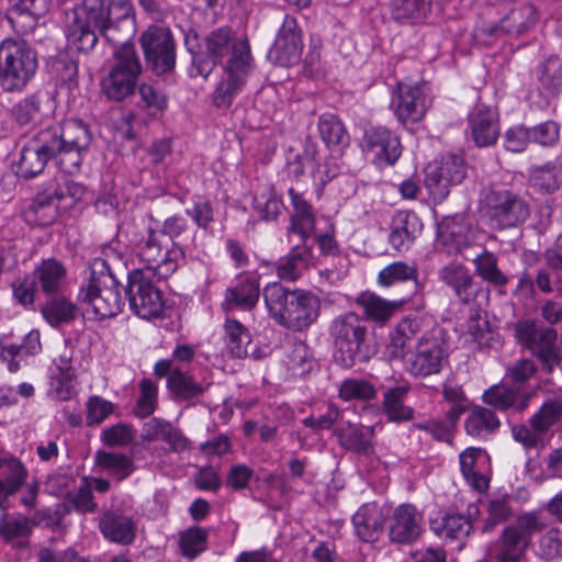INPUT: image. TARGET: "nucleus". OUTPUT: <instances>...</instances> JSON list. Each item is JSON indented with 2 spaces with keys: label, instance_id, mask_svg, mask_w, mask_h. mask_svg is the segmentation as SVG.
I'll return each mask as SVG.
<instances>
[{
  "label": "nucleus",
  "instance_id": "nucleus-1",
  "mask_svg": "<svg viewBox=\"0 0 562 562\" xmlns=\"http://www.w3.org/2000/svg\"><path fill=\"white\" fill-rule=\"evenodd\" d=\"M81 10L85 19L76 16L67 26V44L70 49L87 53L98 42L97 31L108 42L121 44L101 86L109 99L123 101L134 93L143 69L134 45L126 42L135 30L132 3L130 0H82Z\"/></svg>",
  "mask_w": 562,
  "mask_h": 562
},
{
  "label": "nucleus",
  "instance_id": "nucleus-2",
  "mask_svg": "<svg viewBox=\"0 0 562 562\" xmlns=\"http://www.w3.org/2000/svg\"><path fill=\"white\" fill-rule=\"evenodd\" d=\"M262 295L271 317L289 330H306L319 317L321 299L311 291L290 290L279 282H271L263 288Z\"/></svg>",
  "mask_w": 562,
  "mask_h": 562
},
{
  "label": "nucleus",
  "instance_id": "nucleus-3",
  "mask_svg": "<svg viewBox=\"0 0 562 562\" xmlns=\"http://www.w3.org/2000/svg\"><path fill=\"white\" fill-rule=\"evenodd\" d=\"M334 345V360L345 369L368 362L378 353L374 331L366 318L355 312L336 316L329 325Z\"/></svg>",
  "mask_w": 562,
  "mask_h": 562
},
{
  "label": "nucleus",
  "instance_id": "nucleus-4",
  "mask_svg": "<svg viewBox=\"0 0 562 562\" xmlns=\"http://www.w3.org/2000/svg\"><path fill=\"white\" fill-rule=\"evenodd\" d=\"M119 234L130 238V243L137 245L140 259L146 263L143 269H151L158 279L171 276L184 259V250L178 243H170L165 233L140 224L123 223Z\"/></svg>",
  "mask_w": 562,
  "mask_h": 562
},
{
  "label": "nucleus",
  "instance_id": "nucleus-5",
  "mask_svg": "<svg viewBox=\"0 0 562 562\" xmlns=\"http://www.w3.org/2000/svg\"><path fill=\"white\" fill-rule=\"evenodd\" d=\"M206 57L196 56L193 66L196 74L206 78L216 64L227 59L226 66L239 68L252 61L250 45L247 38L236 37L233 30L222 26L211 31L204 38Z\"/></svg>",
  "mask_w": 562,
  "mask_h": 562
},
{
  "label": "nucleus",
  "instance_id": "nucleus-6",
  "mask_svg": "<svg viewBox=\"0 0 562 562\" xmlns=\"http://www.w3.org/2000/svg\"><path fill=\"white\" fill-rule=\"evenodd\" d=\"M78 302L100 319L114 317L122 311L124 302L119 283L105 261L94 262L88 282L80 288Z\"/></svg>",
  "mask_w": 562,
  "mask_h": 562
},
{
  "label": "nucleus",
  "instance_id": "nucleus-7",
  "mask_svg": "<svg viewBox=\"0 0 562 562\" xmlns=\"http://www.w3.org/2000/svg\"><path fill=\"white\" fill-rule=\"evenodd\" d=\"M37 67V54L25 41L7 38L0 43V87L3 91H23Z\"/></svg>",
  "mask_w": 562,
  "mask_h": 562
},
{
  "label": "nucleus",
  "instance_id": "nucleus-8",
  "mask_svg": "<svg viewBox=\"0 0 562 562\" xmlns=\"http://www.w3.org/2000/svg\"><path fill=\"white\" fill-rule=\"evenodd\" d=\"M482 214L491 228L518 227L530 216V205L519 193L505 188H490L482 200Z\"/></svg>",
  "mask_w": 562,
  "mask_h": 562
},
{
  "label": "nucleus",
  "instance_id": "nucleus-9",
  "mask_svg": "<svg viewBox=\"0 0 562 562\" xmlns=\"http://www.w3.org/2000/svg\"><path fill=\"white\" fill-rule=\"evenodd\" d=\"M54 138L52 145L57 155V165L69 175L77 172L82 164V154L88 150L91 134L88 126L79 120H70L61 126H50L43 130Z\"/></svg>",
  "mask_w": 562,
  "mask_h": 562
},
{
  "label": "nucleus",
  "instance_id": "nucleus-10",
  "mask_svg": "<svg viewBox=\"0 0 562 562\" xmlns=\"http://www.w3.org/2000/svg\"><path fill=\"white\" fill-rule=\"evenodd\" d=\"M546 527L547 524L538 512L519 515L498 537L495 554L497 562H522L533 535Z\"/></svg>",
  "mask_w": 562,
  "mask_h": 562
},
{
  "label": "nucleus",
  "instance_id": "nucleus-11",
  "mask_svg": "<svg viewBox=\"0 0 562 562\" xmlns=\"http://www.w3.org/2000/svg\"><path fill=\"white\" fill-rule=\"evenodd\" d=\"M449 352L447 333L440 327H434L418 339L415 352L406 362V369L415 378L438 374L448 364Z\"/></svg>",
  "mask_w": 562,
  "mask_h": 562
},
{
  "label": "nucleus",
  "instance_id": "nucleus-12",
  "mask_svg": "<svg viewBox=\"0 0 562 562\" xmlns=\"http://www.w3.org/2000/svg\"><path fill=\"white\" fill-rule=\"evenodd\" d=\"M514 330L518 342L531 351L548 373L561 366L562 350L558 345L555 329L539 326L533 321H521L515 325Z\"/></svg>",
  "mask_w": 562,
  "mask_h": 562
},
{
  "label": "nucleus",
  "instance_id": "nucleus-13",
  "mask_svg": "<svg viewBox=\"0 0 562 562\" xmlns=\"http://www.w3.org/2000/svg\"><path fill=\"white\" fill-rule=\"evenodd\" d=\"M160 280L151 269H135L128 273L126 295L131 310L138 317L150 319L161 314L162 293L156 284Z\"/></svg>",
  "mask_w": 562,
  "mask_h": 562
},
{
  "label": "nucleus",
  "instance_id": "nucleus-14",
  "mask_svg": "<svg viewBox=\"0 0 562 562\" xmlns=\"http://www.w3.org/2000/svg\"><path fill=\"white\" fill-rule=\"evenodd\" d=\"M29 471L16 458H0V508L5 512L10 505V497L22 492L20 503L29 509L36 506L40 484L36 480L26 482Z\"/></svg>",
  "mask_w": 562,
  "mask_h": 562
},
{
  "label": "nucleus",
  "instance_id": "nucleus-15",
  "mask_svg": "<svg viewBox=\"0 0 562 562\" xmlns=\"http://www.w3.org/2000/svg\"><path fill=\"white\" fill-rule=\"evenodd\" d=\"M147 67L157 76L171 72L176 66V42L171 31L149 26L139 37Z\"/></svg>",
  "mask_w": 562,
  "mask_h": 562
},
{
  "label": "nucleus",
  "instance_id": "nucleus-16",
  "mask_svg": "<svg viewBox=\"0 0 562 562\" xmlns=\"http://www.w3.org/2000/svg\"><path fill=\"white\" fill-rule=\"evenodd\" d=\"M465 175L463 158L450 154L427 166L424 183L434 201L440 203L449 195L450 187L461 183Z\"/></svg>",
  "mask_w": 562,
  "mask_h": 562
},
{
  "label": "nucleus",
  "instance_id": "nucleus-17",
  "mask_svg": "<svg viewBox=\"0 0 562 562\" xmlns=\"http://www.w3.org/2000/svg\"><path fill=\"white\" fill-rule=\"evenodd\" d=\"M53 142L54 138L43 130L37 132L21 149L15 173L23 179H32L44 171L49 160L57 162Z\"/></svg>",
  "mask_w": 562,
  "mask_h": 562
},
{
  "label": "nucleus",
  "instance_id": "nucleus-18",
  "mask_svg": "<svg viewBox=\"0 0 562 562\" xmlns=\"http://www.w3.org/2000/svg\"><path fill=\"white\" fill-rule=\"evenodd\" d=\"M480 516L476 504H470L467 513L450 512L440 518L430 521V529L447 543H457V549L462 550L464 541L473 530V521Z\"/></svg>",
  "mask_w": 562,
  "mask_h": 562
},
{
  "label": "nucleus",
  "instance_id": "nucleus-19",
  "mask_svg": "<svg viewBox=\"0 0 562 562\" xmlns=\"http://www.w3.org/2000/svg\"><path fill=\"white\" fill-rule=\"evenodd\" d=\"M302 52V30L296 19L286 14L268 56L274 64L288 67L299 63Z\"/></svg>",
  "mask_w": 562,
  "mask_h": 562
},
{
  "label": "nucleus",
  "instance_id": "nucleus-20",
  "mask_svg": "<svg viewBox=\"0 0 562 562\" xmlns=\"http://www.w3.org/2000/svg\"><path fill=\"white\" fill-rule=\"evenodd\" d=\"M154 372L158 378H168L167 387L175 400L191 401L202 395L210 386V383H198L191 375L176 368L170 359L157 361Z\"/></svg>",
  "mask_w": 562,
  "mask_h": 562
},
{
  "label": "nucleus",
  "instance_id": "nucleus-21",
  "mask_svg": "<svg viewBox=\"0 0 562 562\" xmlns=\"http://www.w3.org/2000/svg\"><path fill=\"white\" fill-rule=\"evenodd\" d=\"M423 515L411 504L395 508L390 520L389 537L392 542L408 544L422 532Z\"/></svg>",
  "mask_w": 562,
  "mask_h": 562
},
{
  "label": "nucleus",
  "instance_id": "nucleus-22",
  "mask_svg": "<svg viewBox=\"0 0 562 562\" xmlns=\"http://www.w3.org/2000/svg\"><path fill=\"white\" fill-rule=\"evenodd\" d=\"M391 108L403 125L418 122L426 112L425 97L422 88L417 85L400 83L397 93L392 99Z\"/></svg>",
  "mask_w": 562,
  "mask_h": 562
},
{
  "label": "nucleus",
  "instance_id": "nucleus-23",
  "mask_svg": "<svg viewBox=\"0 0 562 562\" xmlns=\"http://www.w3.org/2000/svg\"><path fill=\"white\" fill-rule=\"evenodd\" d=\"M533 396V391L526 385H493L483 394V401L498 411L513 409L524 412Z\"/></svg>",
  "mask_w": 562,
  "mask_h": 562
},
{
  "label": "nucleus",
  "instance_id": "nucleus-24",
  "mask_svg": "<svg viewBox=\"0 0 562 562\" xmlns=\"http://www.w3.org/2000/svg\"><path fill=\"white\" fill-rule=\"evenodd\" d=\"M469 131L477 147L494 145L499 135L497 112L484 104H477L469 114Z\"/></svg>",
  "mask_w": 562,
  "mask_h": 562
},
{
  "label": "nucleus",
  "instance_id": "nucleus-25",
  "mask_svg": "<svg viewBox=\"0 0 562 562\" xmlns=\"http://www.w3.org/2000/svg\"><path fill=\"white\" fill-rule=\"evenodd\" d=\"M363 148L374 155L379 162L394 165L402 154L400 138L387 128L373 127L366 131Z\"/></svg>",
  "mask_w": 562,
  "mask_h": 562
},
{
  "label": "nucleus",
  "instance_id": "nucleus-26",
  "mask_svg": "<svg viewBox=\"0 0 562 562\" xmlns=\"http://www.w3.org/2000/svg\"><path fill=\"white\" fill-rule=\"evenodd\" d=\"M386 512L376 502H369L358 508L352 516L357 537L364 542H374L383 531Z\"/></svg>",
  "mask_w": 562,
  "mask_h": 562
},
{
  "label": "nucleus",
  "instance_id": "nucleus-27",
  "mask_svg": "<svg viewBox=\"0 0 562 562\" xmlns=\"http://www.w3.org/2000/svg\"><path fill=\"white\" fill-rule=\"evenodd\" d=\"M423 223L413 211H398L392 218L390 245L397 251L407 250L423 232Z\"/></svg>",
  "mask_w": 562,
  "mask_h": 562
},
{
  "label": "nucleus",
  "instance_id": "nucleus-28",
  "mask_svg": "<svg viewBox=\"0 0 562 562\" xmlns=\"http://www.w3.org/2000/svg\"><path fill=\"white\" fill-rule=\"evenodd\" d=\"M260 286L256 277L243 276L237 282L226 289L222 307L226 313L234 310L250 311L259 300Z\"/></svg>",
  "mask_w": 562,
  "mask_h": 562
},
{
  "label": "nucleus",
  "instance_id": "nucleus-29",
  "mask_svg": "<svg viewBox=\"0 0 562 562\" xmlns=\"http://www.w3.org/2000/svg\"><path fill=\"white\" fill-rule=\"evenodd\" d=\"M440 280L451 288L462 303H470L476 297L477 288L469 269L460 262H450L439 271Z\"/></svg>",
  "mask_w": 562,
  "mask_h": 562
},
{
  "label": "nucleus",
  "instance_id": "nucleus-30",
  "mask_svg": "<svg viewBox=\"0 0 562 562\" xmlns=\"http://www.w3.org/2000/svg\"><path fill=\"white\" fill-rule=\"evenodd\" d=\"M470 227L460 216L445 217L437 228V243L447 252H462L470 245Z\"/></svg>",
  "mask_w": 562,
  "mask_h": 562
},
{
  "label": "nucleus",
  "instance_id": "nucleus-31",
  "mask_svg": "<svg viewBox=\"0 0 562 562\" xmlns=\"http://www.w3.org/2000/svg\"><path fill=\"white\" fill-rule=\"evenodd\" d=\"M539 20L537 9L530 3H519L513 7L492 29L491 33L503 32L510 35H520L532 29Z\"/></svg>",
  "mask_w": 562,
  "mask_h": 562
},
{
  "label": "nucleus",
  "instance_id": "nucleus-32",
  "mask_svg": "<svg viewBox=\"0 0 562 562\" xmlns=\"http://www.w3.org/2000/svg\"><path fill=\"white\" fill-rule=\"evenodd\" d=\"M312 262V250L303 241L293 246L288 255L278 260L276 271L281 280L294 282L303 276Z\"/></svg>",
  "mask_w": 562,
  "mask_h": 562
},
{
  "label": "nucleus",
  "instance_id": "nucleus-33",
  "mask_svg": "<svg viewBox=\"0 0 562 562\" xmlns=\"http://www.w3.org/2000/svg\"><path fill=\"white\" fill-rule=\"evenodd\" d=\"M104 538L120 544L132 543L135 538L136 525L132 517L110 510L103 514L99 522Z\"/></svg>",
  "mask_w": 562,
  "mask_h": 562
},
{
  "label": "nucleus",
  "instance_id": "nucleus-34",
  "mask_svg": "<svg viewBox=\"0 0 562 562\" xmlns=\"http://www.w3.org/2000/svg\"><path fill=\"white\" fill-rule=\"evenodd\" d=\"M252 68V61L245 63L237 69L226 66L227 78L216 88L213 97V103L217 108H228L234 98L243 90L246 78Z\"/></svg>",
  "mask_w": 562,
  "mask_h": 562
},
{
  "label": "nucleus",
  "instance_id": "nucleus-35",
  "mask_svg": "<svg viewBox=\"0 0 562 562\" xmlns=\"http://www.w3.org/2000/svg\"><path fill=\"white\" fill-rule=\"evenodd\" d=\"M461 473L467 483L475 491L482 493L488 488V479L482 472L481 464L485 456L481 448L470 447L459 456Z\"/></svg>",
  "mask_w": 562,
  "mask_h": 562
},
{
  "label": "nucleus",
  "instance_id": "nucleus-36",
  "mask_svg": "<svg viewBox=\"0 0 562 562\" xmlns=\"http://www.w3.org/2000/svg\"><path fill=\"white\" fill-rule=\"evenodd\" d=\"M289 195L293 206L289 232L300 235L302 241H305L315 228V216L312 206L304 196L293 188L289 190Z\"/></svg>",
  "mask_w": 562,
  "mask_h": 562
},
{
  "label": "nucleus",
  "instance_id": "nucleus-37",
  "mask_svg": "<svg viewBox=\"0 0 562 562\" xmlns=\"http://www.w3.org/2000/svg\"><path fill=\"white\" fill-rule=\"evenodd\" d=\"M335 434L339 445L347 450L363 454L372 451L373 429L371 427L346 423L339 425L335 429Z\"/></svg>",
  "mask_w": 562,
  "mask_h": 562
},
{
  "label": "nucleus",
  "instance_id": "nucleus-38",
  "mask_svg": "<svg viewBox=\"0 0 562 562\" xmlns=\"http://www.w3.org/2000/svg\"><path fill=\"white\" fill-rule=\"evenodd\" d=\"M423 321L419 317H404L391 334L389 353L394 359H403L407 347L416 336L422 333Z\"/></svg>",
  "mask_w": 562,
  "mask_h": 562
},
{
  "label": "nucleus",
  "instance_id": "nucleus-39",
  "mask_svg": "<svg viewBox=\"0 0 562 562\" xmlns=\"http://www.w3.org/2000/svg\"><path fill=\"white\" fill-rule=\"evenodd\" d=\"M94 463L117 481L125 480L135 471L133 459L124 453L98 450L94 454Z\"/></svg>",
  "mask_w": 562,
  "mask_h": 562
},
{
  "label": "nucleus",
  "instance_id": "nucleus-40",
  "mask_svg": "<svg viewBox=\"0 0 562 562\" xmlns=\"http://www.w3.org/2000/svg\"><path fill=\"white\" fill-rule=\"evenodd\" d=\"M47 100V94L42 92L26 95L12 105L10 110L12 120L20 126L35 124L41 116L42 105Z\"/></svg>",
  "mask_w": 562,
  "mask_h": 562
},
{
  "label": "nucleus",
  "instance_id": "nucleus-41",
  "mask_svg": "<svg viewBox=\"0 0 562 562\" xmlns=\"http://www.w3.org/2000/svg\"><path fill=\"white\" fill-rule=\"evenodd\" d=\"M34 274L44 293L55 294L65 281L66 268L56 259H46L36 267Z\"/></svg>",
  "mask_w": 562,
  "mask_h": 562
},
{
  "label": "nucleus",
  "instance_id": "nucleus-42",
  "mask_svg": "<svg viewBox=\"0 0 562 562\" xmlns=\"http://www.w3.org/2000/svg\"><path fill=\"white\" fill-rule=\"evenodd\" d=\"M356 303L362 307L367 318L375 323H384L394 314L397 303L395 301H387L373 292H362L357 299Z\"/></svg>",
  "mask_w": 562,
  "mask_h": 562
},
{
  "label": "nucleus",
  "instance_id": "nucleus-43",
  "mask_svg": "<svg viewBox=\"0 0 562 562\" xmlns=\"http://www.w3.org/2000/svg\"><path fill=\"white\" fill-rule=\"evenodd\" d=\"M501 426L495 413L486 407L475 406L465 419L467 434L485 438L494 434Z\"/></svg>",
  "mask_w": 562,
  "mask_h": 562
},
{
  "label": "nucleus",
  "instance_id": "nucleus-44",
  "mask_svg": "<svg viewBox=\"0 0 562 562\" xmlns=\"http://www.w3.org/2000/svg\"><path fill=\"white\" fill-rule=\"evenodd\" d=\"M562 420V397H548L538 411L529 418L530 426L540 430L544 436Z\"/></svg>",
  "mask_w": 562,
  "mask_h": 562
},
{
  "label": "nucleus",
  "instance_id": "nucleus-45",
  "mask_svg": "<svg viewBox=\"0 0 562 562\" xmlns=\"http://www.w3.org/2000/svg\"><path fill=\"white\" fill-rule=\"evenodd\" d=\"M44 319L53 327L68 324L77 318L79 310L76 304L64 296L48 300L41 308Z\"/></svg>",
  "mask_w": 562,
  "mask_h": 562
},
{
  "label": "nucleus",
  "instance_id": "nucleus-46",
  "mask_svg": "<svg viewBox=\"0 0 562 562\" xmlns=\"http://www.w3.org/2000/svg\"><path fill=\"white\" fill-rule=\"evenodd\" d=\"M432 0H392V18L400 23H418L430 11Z\"/></svg>",
  "mask_w": 562,
  "mask_h": 562
},
{
  "label": "nucleus",
  "instance_id": "nucleus-47",
  "mask_svg": "<svg viewBox=\"0 0 562 562\" xmlns=\"http://www.w3.org/2000/svg\"><path fill=\"white\" fill-rule=\"evenodd\" d=\"M408 391V385H398L384 393L383 407L390 420L406 422L413 419V408L404 405Z\"/></svg>",
  "mask_w": 562,
  "mask_h": 562
},
{
  "label": "nucleus",
  "instance_id": "nucleus-48",
  "mask_svg": "<svg viewBox=\"0 0 562 562\" xmlns=\"http://www.w3.org/2000/svg\"><path fill=\"white\" fill-rule=\"evenodd\" d=\"M318 132L328 148L345 147L349 144V134L342 122L334 114L325 113L318 119Z\"/></svg>",
  "mask_w": 562,
  "mask_h": 562
},
{
  "label": "nucleus",
  "instance_id": "nucleus-49",
  "mask_svg": "<svg viewBox=\"0 0 562 562\" xmlns=\"http://www.w3.org/2000/svg\"><path fill=\"white\" fill-rule=\"evenodd\" d=\"M562 181V172L559 168L548 162L542 166H532L529 169V182L531 187L543 193H552L559 189Z\"/></svg>",
  "mask_w": 562,
  "mask_h": 562
},
{
  "label": "nucleus",
  "instance_id": "nucleus-50",
  "mask_svg": "<svg viewBox=\"0 0 562 562\" xmlns=\"http://www.w3.org/2000/svg\"><path fill=\"white\" fill-rule=\"evenodd\" d=\"M227 348L235 358H245L248 355V345L251 342L249 330L238 321L227 318L224 325Z\"/></svg>",
  "mask_w": 562,
  "mask_h": 562
},
{
  "label": "nucleus",
  "instance_id": "nucleus-51",
  "mask_svg": "<svg viewBox=\"0 0 562 562\" xmlns=\"http://www.w3.org/2000/svg\"><path fill=\"white\" fill-rule=\"evenodd\" d=\"M508 495L494 496L486 503L483 532H491L497 525L506 522L514 514Z\"/></svg>",
  "mask_w": 562,
  "mask_h": 562
},
{
  "label": "nucleus",
  "instance_id": "nucleus-52",
  "mask_svg": "<svg viewBox=\"0 0 562 562\" xmlns=\"http://www.w3.org/2000/svg\"><path fill=\"white\" fill-rule=\"evenodd\" d=\"M475 266V272L486 282L494 286H504L508 282V278L498 268L497 257L487 250L475 256L472 259Z\"/></svg>",
  "mask_w": 562,
  "mask_h": 562
},
{
  "label": "nucleus",
  "instance_id": "nucleus-53",
  "mask_svg": "<svg viewBox=\"0 0 562 562\" xmlns=\"http://www.w3.org/2000/svg\"><path fill=\"white\" fill-rule=\"evenodd\" d=\"M161 231L170 243H178L179 246H182L183 250L194 244L195 231L180 215H172L166 218Z\"/></svg>",
  "mask_w": 562,
  "mask_h": 562
},
{
  "label": "nucleus",
  "instance_id": "nucleus-54",
  "mask_svg": "<svg viewBox=\"0 0 562 562\" xmlns=\"http://www.w3.org/2000/svg\"><path fill=\"white\" fill-rule=\"evenodd\" d=\"M32 518H11L8 517V515H3L0 519V537L5 542L23 546L24 540L27 539L32 532Z\"/></svg>",
  "mask_w": 562,
  "mask_h": 562
},
{
  "label": "nucleus",
  "instance_id": "nucleus-55",
  "mask_svg": "<svg viewBox=\"0 0 562 562\" xmlns=\"http://www.w3.org/2000/svg\"><path fill=\"white\" fill-rule=\"evenodd\" d=\"M418 270L415 266H411L403 261L393 262L384 267L378 276V283L381 286L390 288L398 282L412 280L417 286Z\"/></svg>",
  "mask_w": 562,
  "mask_h": 562
},
{
  "label": "nucleus",
  "instance_id": "nucleus-56",
  "mask_svg": "<svg viewBox=\"0 0 562 562\" xmlns=\"http://www.w3.org/2000/svg\"><path fill=\"white\" fill-rule=\"evenodd\" d=\"M536 554L546 562H552L562 558V530L552 527L538 540Z\"/></svg>",
  "mask_w": 562,
  "mask_h": 562
},
{
  "label": "nucleus",
  "instance_id": "nucleus-57",
  "mask_svg": "<svg viewBox=\"0 0 562 562\" xmlns=\"http://www.w3.org/2000/svg\"><path fill=\"white\" fill-rule=\"evenodd\" d=\"M538 79L550 93H557L562 87V63L557 57H550L539 66Z\"/></svg>",
  "mask_w": 562,
  "mask_h": 562
},
{
  "label": "nucleus",
  "instance_id": "nucleus-58",
  "mask_svg": "<svg viewBox=\"0 0 562 562\" xmlns=\"http://www.w3.org/2000/svg\"><path fill=\"white\" fill-rule=\"evenodd\" d=\"M339 396L344 401H370L376 396V390L366 380L347 379L340 384Z\"/></svg>",
  "mask_w": 562,
  "mask_h": 562
},
{
  "label": "nucleus",
  "instance_id": "nucleus-59",
  "mask_svg": "<svg viewBox=\"0 0 562 562\" xmlns=\"http://www.w3.org/2000/svg\"><path fill=\"white\" fill-rule=\"evenodd\" d=\"M139 390L140 394L134 407V414L139 418H146L156 409L158 387L151 380L143 379Z\"/></svg>",
  "mask_w": 562,
  "mask_h": 562
},
{
  "label": "nucleus",
  "instance_id": "nucleus-60",
  "mask_svg": "<svg viewBox=\"0 0 562 562\" xmlns=\"http://www.w3.org/2000/svg\"><path fill=\"white\" fill-rule=\"evenodd\" d=\"M60 206L53 200V194L42 192L36 195L32 204V211L36 215L40 225L47 226L54 223L58 216Z\"/></svg>",
  "mask_w": 562,
  "mask_h": 562
},
{
  "label": "nucleus",
  "instance_id": "nucleus-61",
  "mask_svg": "<svg viewBox=\"0 0 562 562\" xmlns=\"http://www.w3.org/2000/svg\"><path fill=\"white\" fill-rule=\"evenodd\" d=\"M206 546V532L200 527L190 528L180 537V549L182 555L194 559Z\"/></svg>",
  "mask_w": 562,
  "mask_h": 562
},
{
  "label": "nucleus",
  "instance_id": "nucleus-62",
  "mask_svg": "<svg viewBox=\"0 0 562 562\" xmlns=\"http://www.w3.org/2000/svg\"><path fill=\"white\" fill-rule=\"evenodd\" d=\"M83 193V187L74 181H66L64 184H59L53 192H47V194H53V200L61 210L72 207L82 198Z\"/></svg>",
  "mask_w": 562,
  "mask_h": 562
},
{
  "label": "nucleus",
  "instance_id": "nucleus-63",
  "mask_svg": "<svg viewBox=\"0 0 562 562\" xmlns=\"http://www.w3.org/2000/svg\"><path fill=\"white\" fill-rule=\"evenodd\" d=\"M134 429L127 424H115L104 428L101 432V440L109 447H125L134 440Z\"/></svg>",
  "mask_w": 562,
  "mask_h": 562
},
{
  "label": "nucleus",
  "instance_id": "nucleus-64",
  "mask_svg": "<svg viewBox=\"0 0 562 562\" xmlns=\"http://www.w3.org/2000/svg\"><path fill=\"white\" fill-rule=\"evenodd\" d=\"M530 130L531 142L544 146L551 147L554 146L560 138V126L554 121H546L540 123Z\"/></svg>",
  "mask_w": 562,
  "mask_h": 562
}]
</instances>
